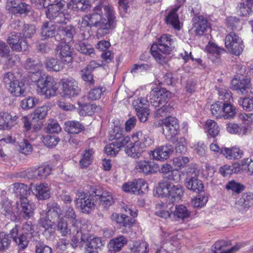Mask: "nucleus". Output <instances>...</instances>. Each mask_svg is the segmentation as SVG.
I'll return each instance as SVG.
<instances>
[{
    "mask_svg": "<svg viewBox=\"0 0 253 253\" xmlns=\"http://www.w3.org/2000/svg\"><path fill=\"white\" fill-rule=\"evenodd\" d=\"M117 20L113 6L107 0H100L91 12L82 19V27H95L98 39L110 33L116 27Z\"/></svg>",
    "mask_w": 253,
    "mask_h": 253,
    "instance_id": "nucleus-1",
    "label": "nucleus"
},
{
    "mask_svg": "<svg viewBox=\"0 0 253 253\" xmlns=\"http://www.w3.org/2000/svg\"><path fill=\"white\" fill-rule=\"evenodd\" d=\"M38 224L45 230L56 224L58 230L63 233V211L60 207L56 203H48L45 211L40 213Z\"/></svg>",
    "mask_w": 253,
    "mask_h": 253,
    "instance_id": "nucleus-2",
    "label": "nucleus"
},
{
    "mask_svg": "<svg viewBox=\"0 0 253 253\" xmlns=\"http://www.w3.org/2000/svg\"><path fill=\"white\" fill-rule=\"evenodd\" d=\"M129 142L125 148V152L129 157L133 158H139L145 149L154 143L153 140L142 131L133 133Z\"/></svg>",
    "mask_w": 253,
    "mask_h": 253,
    "instance_id": "nucleus-3",
    "label": "nucleus"
},
{
    "mask_svg": "<svg viewBox=\"0 0 253 253\" xmlns=\"http://www.w3.org/2000/svg\"><path fill=\"white\" fill-rule=\"evenodd\" d=\"M155 214L166 219L169 217L170 215L173 214L176 220L184 221L190 216V212L186 207L182 205L174 207L173 203H165L160 202L156 205Z\"/></svg>",
    "mask_w": 253,
    "mask_h": 253,
    "instance_id": "nucleus-4",
    "label": "nucleus"
},
{
    "mask_svg": "<svg viewBox=\"0 0 253 253\" xmlns=\"http://www.w3.org/2000/svg\"><path fill=\"white\" fill-rule=\"evenodd\" d=\"M173 41L171 36L163 35L158 41V44H153L151 48V53L156 61L162 65L166 64L168 57L164 55L169 54L174 48Z\"/></svg>",
    "mask_w": 253,
    "mask_h": 253,
    "instance_id": "nucleus-5",
    "label": "nucleus"
},
{
    "mask_svg": "<svg viewBox=\"0 0 253 253\" xmlns=\"http://www.w3.org/2000/svg\"><path fill=\"white\" fill-rule=\"evenodd\" d=\"M109 139L112 142L104 148L105 153L111 156H115L119 152L120 148L124 147L129 141L130 138L128 136L123 134V130L119 126H114L110 131Z\"/></svg>",
    "mask_w": 253,
    "mask_h": 253,
    "instance_id": "nucleus-6",
    "label": "nucleus"
},
{
    "mask_svg": "<svg viewBox=\"0 0 253 253\" xmlns=\"http://www.w3.org/2000/svg\"><path fill=\"white\" fill-rule=\"evenodd\" d=\"M156 192L159 196L167 197L170 201V203L173 204L181 199L184 195V190L181 184L167 181L160 183Z\"/></svg>",
    "mask_w": 253,
    "mask_h": 253,
    "instance_id": "nucleus-7",
    "label": "nucleus"
},
{
    "mask_svg": "<svg viewBox=\"0 0 253 253\" xmlns=\"http://www.w3.org/2000/svg\"><path fill=\"white\" fill-rule=\"evenodd\" d=\"M19 226L16 224L10 231V235L13 241L20 249H26L29 243L28 238L33 237L34 227L31 221H26L22 225V233L18 235Z\"/></svg>",
    "mask_w": 253,
    "mask_h": 253,
    "instance_id": "nucleus-8",
    "label": "nucleus"
},
{
    "mask_svg": "<svg viewBox=\"0 0 253 253\" xmlns=\"http://www.w3.org/2000/svg\"><path fill=\"white\" fill-rule=\"evenodd\" d=\"M3 81L9 92L16 97L23 96L26 94V85L19 79L18 75L10 72L3 74Z\"/></svg>",
    "mask_w": 253,
    "mask_h": 253,
    "instance_id": "nucleus-9",
    "label": "nucleus"
},
{
    "mask_svg": "<svg viewBox=\"0 0 253 253\" xmlns=\"http://www.w3.org/2000/svg\"><path fill=\"white\" fill-rule=\"evenodd\" d=\"M37 85L38 92L46 98L55 96L59 88V84L54 78L49 75H40L37 81Z\"/></svg>",
    "mask_w": 253,
    "mask_h": 253,
    "instance_id": "nucleus-10",
    "label": "nucleus"
},
{
    "mask_svg": "<svg viewBox=\"0 0 253 253\" xmlns=\"http://www.w3.org/2000/svg\"><path fill=\"white\" fill-rule=\"evenodd\" d=\"M225 45L229 52L235 55H239L243 51V41L235 32H230L225 38Z\"/></svg>",
    "mask_w": 253,
    "mask_h": 253,
    "instance_id": "nucleus-11",
    "label": "nucleus"
},
{
    "mask_svg": "<svg viewBox=\"0 0 253 253\" xmlns=\"http://www.w3.org/2000/svg\"><path fill=\"white\" fill-rule=\"evenodd\" d=\"M163 133L168 139H171L179 133L178 120L174 117L169 116L162 120Z\"/></svg>",
    "mask_w": 253,
    "mask_h": 253,
    "instance_id": "nucleus-12",
    "label": "nucleus"
},
{
    "mask_svg": "<svg viewBox=\"0 0 253 253\" xmlns=\"http://www.w3.org/2000/svg\"><path fill=\"white\" fill-rule=\"evenodd\" d=\"M78 198L75 201L77 208L83 213H89L95 206L93 197L83 191H78Z\"/></svg>",
    "mask_w": 253,
    "mask_h": 253,
    "instance_id": "nucleus-13",
    "label": "nucleus"
},
{
    "mask_svg": "<svg viewBox=\"0 0 253 253\" xmlns=\"http://www.w3.org/2000/svg\"><path fill=\"white\" fill-rule=\"evenodd\" d=\"M170 97V92L164 88H161L151 92L150 101L151 104L156 108L160 106V105H163L168 103Z\"/></svg>",
    "mask_w": 253,
    "mask_h": 253,
    "instance_id": "nucleus-14",
    "label": "nucleus"
},
{
    "mask_svg": "<svg viewBox=\"0 0 253 253\" xmlns=\"http://www.w3.org/2000/svg\"><path fill=\"white\" fill-rule=\"evenodd\" d=\"M7 42L13 50L26 51L28 48L26 40L21 36V33L13 32L7 39Z\"/></svg>",
    "mask_w": 253,
    "mask_h": 253,
    "instance_id": "nucleus-15",
    "label": "nucleus"
},
{
    "mask_svg": "<svg viewBox=\"0 0 253 253\" xmlns=\"http://www.w3.org/2000/svg\"><path fill=\"white\" fill-rule=\"evenodd\" d=\"M173 147L170 144L161 145L156 147L149 153L151 159L159 161L167 160L173 153Z\"/></svg>",
    "mask_w": 253,
    "mask_h": 253,
    "instance_id": "nucleus-16",
    "label": "nucleus"
},
{
    "mask_svg": "<svg viewBox=\"0 0 253 253\" xmlns=\"http://www.w3.org/2000/svg\"><path fill=\"white\" fill-rule=\"evenodd\" d=\"M102 61H90L88 65L81 71L82 79L89 84L93 85L95 81L93 79V75L91 73L97 68L102 66Z\"/></svg>",
    "mask_w": 253,
    "mask_h": 253,
    "instance_id": "nucleus-17",
    "label": "nucleus"
},
{
    "mask_svg": "<svg viewBox=\"0 0 253 253\" xmlns=\"http://www.w3.org/2000/svg\"><path fill=\"white\" fill-rule=\"evenodd\" d=\"M17 208L20 210L22 217L25 220H28L34 214L35 205L27 198H22L16 202Z\"/></svg>",
    "mask_w": 253,
    "mask_h": 253,
    "instance_id": "nucleus-18",
    "label": "nucleus"
},
{
    "mask_svg": "<svg viewBox=\"0 0 253 253\" xmlns=\"http://www.w3.org/2000/svg\"><path fill=\"white\" fill-rule=\"evenodd\" d=\"M63 0H54L52 3L47 4L45 14L46 17L50 20L55 19L59 15L62 14L61 9L63 7Z\"/></svg>",
    "mask_w": 253,
    "mask_h": 253,
    "instance_id": "nucleus-19",
    "label": "nucleus"
},
{
    "mask_svg": "<svg viewBox=\"0 0 253 253\" xmlns=\"http://www.w3.org/2000/svg\"><path fill=\"white\" fill-rule=\"evenodd\" d=\"M75 211L72 207H66L64 212V218H66V226L64 229V236L71 234V230L76 229L77 220Z\"/></svg>",
    "mask_w": 253,
    "mask_h": 253,
    "instance_id": "nucleus-20",
    "label": "nucleus"
},
{
    "mask_svg": "<svg viewBox=\"0 0 253 253\" xmlns=\"http://www.w3.org/2000/svg\"><path fill=\"white\" fill-rule=\"evenodd\" d=\"M157 169L154 163L149 161L140 160L137 161L135 165L136 171L146 175L156 172Z\"/></svg>",
    "mask_w": 253,
    "mask_h": 253,
    "instance_id": "nucleus-21",
    "label": "nucleus"
},
{
    "mask_svg": "<svg viewBox=\"0 0 253 253\" xmlns=\"http://www.w3.org/2000/svg\"><path fill=\"white\" fill-rule=\"evenodd\" d=\"M80 91L78 84L75 80H67L64 82V98H70L77 96Z\"/></svg>",
    "mask_w": 253,
    "mask_h": 253,
    "instance_id": "nucleus-22",
    "label": "nucleus"
},
{
    "mask_svg": "<svg viewBox=\"0 0 253 253\" xmlns=\"http://www.w3.org/2000/svg\"><path fill=\"white\" fill-rule=\"evenodd\" d=\"M193 29L197 35L202 36L208 28V21L203 16L195 17L193 19Z\"/></svg>",
    "mask_w": 253,
    "mask_h": 253,
    "instance_id": "nucleus-23",
    "label": "nucleus"
},
{
    "mask_svg": "<svg viewBox=\"0 0 253 253\" xmlns=\"http://www.w3.org/2000/svg\"><path fill=\"white\" fill-rule=\"evenodd\" d=\"M33 193L39 200H45L50 197L49 188L47 183H41L35 186Z\"/></svg>",
    "mask_w": 253,
    "mask_h": 253,
    "instance_id": "nucleus-24",
    "label": "nucleus"
},
{
    "mask_svg": "<svg viewBox=\"0 0 253 253\" xmlns=\"http://www.w3.org/2000/svg\"><path fill=\"white\" fill-rule=\"evenodd\" d=\"M206 50L208 53V56L212 61H215L218 58L220 54L224 51L223 48L218 47L215 43L209 42L207 45Z\"/></svg>",
    "mask_w": 253,
    "mask_h": 253,
    "instance_id": "nucleus-25",
    "label": "nucleus"
},
{
    "mask_svg": "<svg viewBox=\"0 0 253 253\" xmlns=\"http://www.w3.org/2000/svg\"><path fill=\"white\" fill-rule=\"evenodd\" d=\"M143 180L138 179L134 181L129 182L123 185V188L126 192L132 193L135 194L140 193V190L143 184Z\"/></svg>",
    "mask_w": 253,
    "mask_h": 253,
    "instance_id": "nucleus-26",
    "label": "nucleus"
},
{
    "mask_svg": "<svg viewBox=\"0 0 253 253\" xmlns=\"http://www.w3.org/2000/svg\"><path fill=\"white\" fill-rule=\"evenodd\" d=\"M221 154L228 160H232L241 158L243 155V152L239 148L237 147H232L231 149L222 148L221 149Z\"/></svg>",
    "mask_w": 253,
    "mask_h": 253,
    "instance_id": "nucleus-27",
    "label": "nucleus"
},
{
    "mask_svg": "<svg viewBox=\"0 0 253 253\" xmlns=\"http://www.w3.org/2000/svg\"><path fill=\"white\" fill-rule=\"evenodd\" d=\"M250 80L248 78H242L239 80L234 79L231 81V85L233 89L239 90L242 93L244 92L250 87Z\"/></svg>",
    "mask_w": 253,
    "mask_h": 253,
    "instance_id": "nucleus-28",
    "label": "nucleus"
},
{
    "mask_svg": "<svg viewBox=\"0 0 253 253\" xmlns=\"http://www.w3.org/2000/svg\"><path fill=\"white\" fill-rule=\"evenodd\" d=\"M13 191L16 196L19 197V200L22 198H27L30 194L29 187L23 183H15L13 184Z\"/></svg>",
    "mask_w": 253,
    "mask_h": 253,
    "instance_id": "nucleus-29",
    "label": "nucleus"
},
{
    "mask_svg": "<svg viewBox=\"0 0 253 253\" xmlns=\"http://www.w3.org/2000/svg\"><path fill=\"white\" fill-rule=\"evenodd\" d=\"M56 26L50 22H45L41 28V36L44 39L52 38L55 35Z\"/></svg>",
    "mask_w": 253,
    "mask_h": 253,
    "instance_id": "nucleus-30",
    "label": "nucleus"
},
{
    "mask_svg": "<svg viewBox=\"0 0 253 253\" xmlns=\"http://www.w3.org/2000/svg\"><path fill=\"white\" fill-rule=\"evenodd\" d=\"M185 186L188 189L196 193L203 191L204 189L202 181L193 177L186 179Z\"/></svg>",
    "mask_w": 253,
    "mask_h": 253,
    "instance_id": "nucleus-31",
    "label": "nucleus"
},
{
    "mask_svg": "<svg viewBox=\"0 0 253 253\" xmlns=\"http://www.w3.org/2000/svg\"><path fill=\"white\" fill-rule=\"evenodd\" d=\"M1 213L7 218L14 220L16 219L15 215H13V211L11 201L8 199H4L1 201Z\"/></svg>",
    "mask_w": 253,
    "mask_h": 253,
    "instance_id": "nucleus-32",
    "label": "nucleus"
},
{
    "mask_svg": "<svg viewBox=\"0 0 253 253\" xmlns=\"http://www.w3.org/2000/svg\"><path fill=\"white\" fill-rule=\"evenodd\" d=\"M127 239L123 236L117 237L111 240L109 249L112 251L119 252L127 243Z\"/></svg>",
    "mask_w": 253,
    "mask_h": 253,
    "instance_id": "nucleus-33",
    "label": "nucleus"
},
{
    "mask_svg": "<svg viewBox=\"0 0 253 253\" xmlns=\"http://www.w3.org/2000/svg\"><path fill=\"white\" fill-rule=\"evenodd\" d=\"M236 204L244 210L248 209L253 206V194L246 193L236 202Z\"/></svg>",
    "mask_w": 253,
    "mask_h": 253,
    "instance_id": "nucleus-34",
    "label": "nucleus"
},
{
    "mask_svg": "<svg viewBox=\"0 0 253 253\" xmlns=\"http://www.w3.org/2000/svg\"><path fill=\"white\" fill-rule=\"evenodd\" d=\"M45 67L49 71L59 72L63 69V62L53 58H47Z\"/></svg>",
    "mask_w": 253,
    "mask_h": 253,
    "instance_id": "nucleus-35",
    "label": "nucleus"
},
{
    "mask_svg": "<svg viewBox=\"0 0 253 253\" xmlns=\"http://www.w3.org/2000/svg\"><path fill=\"white\" fill-rule=\"evenodd\" d=\"M177 9L169 11L166 17L165 20L167 24L171 25L173 28L179 30L180 28V22L178 15L176 13Z\"/></svg>",
    "mask_w": 253,
    "mask_h": 253,
    "instance_id": "nucleus-36",
    "label": "nucleus"
},
{
    "mask_svg": "<svg viewBox=\"0 0 253 253\" xmlns=\"http://www.w3.org/2000/svg\"><path fill=\"white\" fill-rule=\"evenodd\" d=\"M65 130L70 134H77L83 129V126L78 122L68 121L65 124Z\"/></svg>",
    "mask_w": 253,
    "mask_h": 253,
    "instance_id": "nucleus-37",
    "label": "nucleus"
},
{
    "mask_svg": "<svg viewBox=\"0 0 253 253\" xmlns=\"http://www.w3.org/2000/svg\"><path fill=\"white\" fill-rule=\"evenodd\" d=\"M71 44L66 43L64 44V68L65 67V64H66L68 69L73 68L72 66L73 61L72 55L74 50L73 48H71Z\"/></svg>",
    "mask_w": 253,
    "mask_h": 253,
    "instance_id": "nucleus-38",
    "label": "nucleus"
},
{
    "mask_svg": "<svg viewBox=\"0 0 253 253\" xmlns=\"http://www.w3.org/2000/svg\"><path fill=\"white\" fill-rule=\"evenodd\" d=\"M72 232L73 233H74V232H76V234L72 239L71 246L74 248L77 247L79 244H81V246H84L85 244L86 239L85 236H83L82 232L80 230V229H78L76 226L75 230H71V232Z\"/></svg>",
    "mask_w": 253,
    "mask_h": 253,
    "instance_id": "nucleus-39",
    "label": "nucleus"
},
{
    "mask_svg": "<svg viewBox=\"0 0 253 253\" xmlns=\"http://www.w3.org/2000/svg\"><path fill=\"white\" fill-rule=\"evenodd\" d=\"M205 129L208 133L212 137L218 135L219 132L218 126L217 123L212 120H208L205 124Z\"/></svg>",
    "mask_w": 253,
    "mask_h": 253,
    "instance_id": "nucleus-40",
    "label": "nucleus"
},
{
    "mask_svg": "<svg viewBox=\"0 0 253 253\" xmlns=\"http://www.w3.org/2000/svg\"><path fill=\"white\" fill-rule=\"evenodd\" d=\"M54 36L55 40L59 42L55 49V53L56 55H58L62 59L63 57L62 54L63 29L59 27L57 31V34Z\"/></svg>",
    "mask_w": 253,
    "mask_h": 253,
    "instance_id": "nucleus-41",
    "label": "nucleus"
},
{
    "mask_svg": "<svg viewBox=\"0 0 253 253\" xmlns=\"http://www.w3.org/2000/svg\"><path fill=\"white\" fill-rule=\"evenodd\" d=\"M93 153L94 151L92 149L84 151L80 161V165L82 168H86L91 163Z\"/></svg>",
    "mask_w": 253,
    "mask_h": 253,
    "instance_id": "nucleus-42",
    "label": "nucleus"
},
{
    "mask_svg": "<svg viewBox=\"0 0 253 253\" xmlns=\"http://www.w3.org/2000/svg\"><path fill=\"white\" fill-rule=\"evenodd\" d=\"M25 66L26 68L33 74L39 73L42 67V64L39 61L32 58L27 59Z\"/></svg>",
    "mask_w": 253,
    "mask_h": 253,
    "instance_id": "nucleus-43",
    "label": "nucleus"
},
{
    "mask_svg": "<svg viewBox=\"0 0 253 253\" xmlns=\"http://www.w3.org/2000/svg\"><path fill=\"white\" fill-rule=\"evenodd\" d=\"M85 250L88 251L95 250L101 248L103 246L102 242L99 238H93L86 239L84 244Z\"/></svg>",
    "mask_w": 253,
    "mask_h": 253,
    "instance_id": "nucleus-44",
    "label": "nucleus"
},
{
    "mask_svg": "<svg viewBox=\"0 0 253 253\" xmlns=\"http://www.w3.org/2000/svg\"><path fill=\"white\" fill-rule=\"evenodd\" d=\"M236 114V109L230 103H222V115L224 119L233 118Z\"/></svg>",
    "mask_w": 253,
    "mask_h": 253,
    "instance_id": "nucleus-45",
    "label": "nucleus"
},
{
    "mask_svg": "<svg viewBox=\"0 0 253 253\" xmlns=\"http://www.w3.org/2000/svg\"><path fill=\"white\" fill-rule=\"evenodd\" d=\"M156 108H158L155 111V115L157 117L164 116L168 113H170L174 109L172 103H167L163 105H160V106Z\"/></svg>",
    "mask_w": 253,
    "mask_h": 253,
    "instance_id": "nucleus-46",
    "label": "nucleus"
},
{
    "mask_svg": "<svg viewBox=\"0 0 253 253\" xmlns=\"http://www.w3.org/2000/svg\"><path fill=\"white\" fill-rule=\"evenodd\" d=\"M49 107L47 105H43L40 107L37 108L34 113L32 115L33 120L38 121L40 120L44 119L47 115Z\"/></svg>",
    "mask_w": 253,
    "mask_h": 253,
    "instance_id": "nucleus-47",
    "label": "nucleus"
},
{
    "mask_svg": "<svg viewBox=\"0 0 253 253\" xmlns=\"http://www.w3.org/2000/svg\"><path fill=\"white\" fill-rule=\"evenodd\" d=\"M76 48L84 54L88 55L90 56H92V55L94 54V49L92 45L85 42H80Z\"/></svg>",
    "mask_w": 253,
    "mask_h": 253,
    "instance_id": "nucleus-48",
    "label": "nucleus"
},
{
    "mask_svg": "<svg viewBox=\"0 0 253 253\" xmlns=\"http://www.w3.org/2000/svg\"><path fill=\"white\" fill-rule=\"evenodd\" d=\"M76 34L75 28L72 26H67L64 28V43H73V37Z\"/></svg>",
    "mask_w": 253,
    "mask_h": 253,
    "instance_id": "nucleus-49",
    "label": "nucleus"
},
{
    "mask_svg": "<svg viewBox=\"0 0 253 253\" xmlns=\"http://www.w3.org/2000/svg\"><path fill=\"white\" fill-rule=\"evenodd\" d=\"M11 115L7 112L0 113V129H7L10 128Z\"/></svg>",
    "mask_w": 253,
    "mask_h": 253,
    "instance_id": "nucleus-50",
    "label": "nucleus"
},
{
    "mask_svg": "<svg viewBox=\"0 0 253 253\" xmlns=\"http://www.w3.org/2000/svg\"><path fill=\"white\" fill-rule=\"evenodd\" d=\"M45 130L48 133H58L61 130V127L56 120H49L46 124Z\"/></svg>",
    "mask_w": 253,
    "mask_h": 253,
    "instance_id": "nucleus-51",
    "label": "nucleus"
},
{
    "mask_svg": "<svg viewBox=\"0 0 253 253\" xmlns=\"http://www.w3.org/2000/svg\"><path fill=\"white\" fill-rule=\"evenodd\" d=\"M148 244L145 242L141 243L136 242L131 248L130 253H147L148 252Z\"/></svg>",
    "mask_w": 253,
    "mask_h": 253,
    "instance_id": "nucleus-52",
    "label": "nucleus"
},
{
    "mask_svg": "<svg viewBox=\"0 0 253 253\" xmlns=\"http://www.w3.org/2000/svg\"><path fill=\"white\" fill-rule=\"evenodd\" d=\"M114 202L112 195L110 192H104L100 196V204L104 208L109 207Z\"/></svg>",
    "mask_w": 253,
    "mask_h": 253,
    "instance_id": "nucleus-53",
    "label": "nucleus"
},
{
    "mask_svg": "<svg viewBox=\"0 0 253 253\" xmlns=\"http://www.w3.org/2000/svg\"><path fill=\"white\" fill-rule=\"evenodd\" d=\"M105 91V88L103 86H99L92 88L88 92L87 97L89 99L91 100L98 99Z\"/></svg>",
    "mask_w": 253,
    "mask_h": 253,
    "instance_id": "nucleus-54",
    "label": "nucleus"
},
{
    "mask_svg": "<svg viewBox=\"0 0 253 253\" xmlns=\"http://www.w3.org/2000/svg\"><path fill=\"white\" fill-rule=\"evenodd\" d=\"M59 139L58 137L47 134L43 136L42 137V142L44 145L49 148H52L55 146L58 143Z\"/></svg>",
    "mask_w": 253,
    "mask_h": 253,
    "instance_id": "nucleus-55",
    "label": "nucleus"
},
{
    "mask_svg": "<svg viewBox=\"0 0 253 253\" xmlns=\"http://www.w3.org/2000/svg\"><path fill=\"white\" fill-rule=\"evenodd\" d=\"M10 242L9 235L4 232H0V251L7 250L10 246Z\"/></svg>",
    "mask_w": 253,
    "mask_h": 253,
    "instance_id": "nucleus-56",
    "label": "nucleus"
},
{
    "mask_svg": "<svg viewBox=\"0 0 253 253\" xmlns=\"http://www.w3.org/2000/svg\"><path fill=\"white\" fill-rule=\"evenodd\" d=\"M226 23L228 31L229 32L237 30L240 25L239 19L232 16L227 18Z\"/></svg>",
    "mask_w": 253,
    "mask_h": 253,
    "instance_id": "nucleus-57",
    "label": "nucleus"
},
{
    "mask_svg": "<svg viewBox=\"0 0 253 253\" xmlns=\"http://www.w3.org/2000/svg\"><path fill=\"white\" fill-rule=\"evenodd\" d=\"M34 169V172L37 173L39 178H44L51 173L52 168L49 165H47L39 168L38 170L36 168Z\"/></svg>",
    "mask_w": 253,
    "mask_h": 253,
    "instance_id": "nucleus-58",
    "label": "nucleus"
},
{
    "mask_svg": "<svg viewBox=\"0 0 253 253\" xmlns=\"http://www.w3.org/2000/svg\"><path fill=\"white\" fill-rule=\"evenodd\" d=\"M18 147L19 151L26 155L30 154L33 150L32 145L27 140L25 139L19 143Z\"/></svg>",
    "mask_w": 253,
    "mask_h": 253,
    "instance_id": "nucleus-59",
    "label": "nucleus"
},
{
    "mask_svg": "<svg viewBox=\"0 0 253 253\" xmlns=\"http://www.w3.org/2000/svg\"><path fill=\"white\" fill-rule=\"evenodd\" d=\"M39 99L33 97L23 99L21 102V106L24 109H28L35 106L38 104Z\"/></svg>",
    "mask_w": 253,
    "mask_h": 253,
    "instance_id": "nucleus-60",
    "label": "nucleus"
},
{
    "mask_svg": "<svg viewBox=\"0 0 253 253\" xmlns=\"http://www.w3.org/2000/svg\"><path fill=\"white\" fill-rule=\"evenodd\" d=\"M238 102L245 110L249 111H253V97L240 98Z\"/></svg>",
    "mask_w": 253,
    "mask_h": 253,
    "instance_id": "nucleus-61",
    "label": "nucleus"
},
{
    "mask_svg": "<svg viewBox=\"0 0 253 253\" xmlns=\"http://www.w3.org/2000/svg\"><path fill=\"white\" fill-rule=\"evenodd\" d=\"M218 95L219 99L222 100L223 103H229L232 99L231 93L229 90L223 88H220L218 90Z\"/></svg>",
    "mask_w": 253,
    "mask_h": 253,
    "instance_id": "nucleus-62",
    "label": "nucleus"
},
{
    "mask_svg": "<svg viewBox=\"0 0 253 253\" xmlns=\"http://www.w3.org/2000/svg\"><path fill=\"white\" fill-rule=\"evenodd\" d=\"M36 33V28L33 25H28L25 24L23 30L21 33L25 39L30 38Z\"/></svg>",
    "mask_w": 253,
    "mask_h": 253,
    "instance_id": "nucleus-63",
    "label": "nucleus"
},
{
    "mask_svg": "<svg viewBox=\"0 0 253 253\" xmlns=\"http://www.w3.org/2000/svg\"><path fill=\"white\" fill-rule=\"evenodd\" d=\"M148 100L145 98H141L134 100L132 102V105L136 110H144L148 109Z\"/></svg>",
    "mask_w": 253,
    "mask_h": 253,
    "instance_id": "nucleus-64",
    "label": "nucleus"
}]
</instances>
